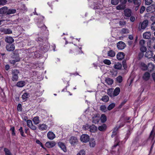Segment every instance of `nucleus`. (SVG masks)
<instances>
[{"label":"nucleus","instance_id":"3","mask_svg":"<svg viewBox=\"0 0 155 155\" xmlns=\"http://www.w3.org/2000/svg\"><path fill=\"white\" fill-rule=\"evenodd\" d=\"M41 58H43V60L40 63H39V66L40 64L41 65V67H39V81L43 79L45 75L46 72V71L44 70V67L43 66L44 60L45 59V57H43V56H42L41 55L40 56L39 54V60ZM40 62V61H39V62Z\"/></svg>","mask_w":155,"mask_h":155},{"label":"nucleus","instance_id":"53","mask_svg":"<svg viewBox=\"0 0 155 155\" xmlns=\"http://www.w3.org/2000/svg\"><path fill=\"white\" fill-rule=\"evenodd\" d=\"M145 2V4L147 5H150L152 2V0H143Z\"/></svg>","mask_w":155,"mask_h":155},{"label":"nucleus","instance_id":"37","mask_svg":"<svg viewBox=\"0 0 155 155\" xmlns=\"http://www.w3.org/2000/svg\"><path fill=\"white\" fill-rule=\"evenodd\" d=\"M141 66L142 67L141 69L145 71L147 69V66L144 63H141L140 64Z\"/></svg>","mask_w":155,"mask_h":155},{"label":"nucleus","instance_id":"43","mask_svg":"<svg viewBox=\"0 0 155 155\" xmlns=\"http://www.w3.org/2000/svg\"><path fill=\"white\" fill-rule=\"evenodd\" d=\"M121 33L123 34H127L129 33L128 30L126 28H123L121 30Z\"/></svg>","mask_w":155,"mask_h":155},{"label":"nucleus","instance_id":"14","mask_svg":"<svg viewBox=\"0 0 155 155\" xmlns=\"http://www.w3.org/2000/svg\"><path fill=\"white\" fill-rule=\"evenodd\" d=\"M48 138L50 140H52L55 137V134L52 131H49L47 134Z\"/></svg>","mask_w":155,"mask_h":155},{"label":"nucleus","instance_id":"10","mask_svg":"<svg viewBox=\"0 0 155 155\" xmlns=\"http://www.w3.org/2000/svg\"><path fill=\"white\" fill-rule=\"evenodd\" d=\"M69 142L72 145H74L77 144L78 140L77 138L74 137H71L69 140Z\"/></svg>","mask_w":155,"mask_h":155},{"label":"nucleus","instance_id":"35","mask_svg":"<svg viewBox=\"0 0 155 155\" xmlns=\"http://www.w3.org/2000/svg\"><path fill=\"white\" fill-rule=\"evenodd\" d=\"M2 31H3L5 34H12V31L9 28L4 29Z\"/></svg>","mask_w":155,"mask_h":155},{"label":"nucleus","instance_id":"28","mask_svg":"<svg viewBox=\"0 0 155 155\" xmlns=\"http://www.w3.org/2000/svg\"><path fill=\"white\" fill-rule=\"evenodd\" d=\"M107 128L106 125L105 124H103L101 126L98 127V129L101 131H104Z\"/></svg>","mask_w":155,"mask_h":155},{"label":"nucleus","instance_id":"56","mask_svg":"<svg viewBox=\"0 0 155 155\" xmlns=\"http://www.w3.org/2000/svg\"><path fill=\"white\" fill-rule=\"evenodd\" d=\"M119 24L120 26L122 27L126 25V21H120L119 22Z\"/></svg>","mask_w":155,"mask_h":155},{"label":"nucleus","instance_id":"34","mask_svg":"<svg viewBox=\"0 0 155 155\" xmlns=\"http://www.w3.org/2000/svg\"><path fill=\"white\" fill-rule=\"evenodd\" d=\"M81 48H77L76 49H74V51H75L76 54L77 55L79 54H81L83 52L81 50Z\"/></svg>","mask_w":155,"mask_h":155},{"label":"nucleus","instance_id":"39","mask_svg":"<svg viewBox=\"0 0 155 155\" xmlns=\"http://www.w3.org/2000/svg\"><path fill=\"white\" fill-rule=\"evenodd\" d=\"M107 94L110 97H112L113 96V89L112 88L109 89L107 90Z\"/></svg>","mask_w":155,"mask_h":155},{"label":"nucleus","instance_id":"17","mask_svg":"<svg viewBox=\"0 0 155 155\" xmlns=\"http://www.w3.org/2000/svg\"><path fill=\"white\" fill-rule=\"evenodd\" d=\"M153 51H147L145 54V57L148 58H150L153 57Z\"/></svg>","mask_w":155,"mask_h":155},{"label":"nucleus","instance_id":"12","mask_svg":"<svg viewBox=\"0 0 155 155\" xmlns=\"http://www.w3.org/2000/svg\"><path fill=\"white\" fill-rule=\"evenodd\" d=\"M56 145L55 142L53 141L47 142L45 143V146L49 148H52Z\"/></svg>","mask_w":155,"mask_h":155},{"label":"nucleus","instance_id":"63","mask_svg":"<svg viewBox=\"0 0 155 155\" xmlns=\"http://www.w3.org/2000/svg\"><path fill=\"white\" fill-rule=\"evenodd\" d=\"M145 41L143 40H141L139 42V44L141 46H144Z\"/></svg>","mask_w":155,"mask_h":155},{"label":"nucleus","instance_id":"16","mask_svg":"<svg viewBox=\"0 0 155 155\" xmlns=\"http://www.w3.org/2000/svg\"><path fill=\"white\" fill-rule=\"evenodd\" d=\"M8 8L7 7L4 6L0 8V14L3 15L7 13Z\"/></svg>","mask_w":155,"mask_h":155},{"label":"nucleus","instance_id":"47","mask_svg":"<svg viewBox=\"0 0 155 155\" xmlns=\"http://www.w3.org/2000/svg\"><path fill=\"white\" fill-rule=\"evenodd\" d=\"M154 5H151L148 6L146 10L147 12L151 11L152 9V8H154Z\"/></svg>","mask_w":155,"mask_h":155},{"label":"nucleus","instance_id":"33","mask_svg":"<svg viewBox=\"0 0 155 155\" xmlns=\"http://www.w3.org/2000/svg\"><path fill=\"white\" fill-rule=\"evenodd\" d=\"M101 121L102 123H104L107 120V117L104 114H102L100 118Z\"/></svg>","mask_w":155,"mask_h":155},{"label":"nucleus","instance_id":"41","mask_svg":"<svg viewBox=\"0 0 155 155\" xmlns=\"http://www.w3.org/2000/svg\"><path fill=\"white\" fill-rule=\"evenodd\" d=\"M4 151L5 152V155H12L10 151L6 148H4Z\"/></svg>","mask_w":155,"mask_h":155},{"label":"nucleus","instance_id":"15","mask_svg":"<svg viewBox=\"0 0 155 155\" xmlns=\"http://www.w3.org/2000/svg\"><path fill=\"white\" fill-rule=\"evenodd\" d=\"M6 50L9 51H13L15 49V46L13 44L7 45L6 47Z\"/></svg>","mask_w":155,"mask_h":155},{"label":"nucleus","instance_id":"5","mask_svg":"<svg viewBox=\"0 0 155 155\" xmlns=\"http://www.w3.org/2000/svg\"><path fill=\"white\" fill-rule=\"evenodd\" d=\"M148 23V21L147 20H144L142 22H140L138 27L139 30L144 29L147 27Z\"/></svg>","mask_w":155,"mask_h":155},{"label":"nucleus","instance_id":"22","mask_svg":"<svg viewBox=\"0 0 155 155\" xmlns=\"http://www.w3.org/2000/svg\"><path fill=\"white\" fill-rule=\"evenodd\" d=\"M58 145L60 147L64 152L67 151V149L65 145L62 142H59Z\"/></svg>","mask_w":155,"mask_h":155},{"label":"nucleus","instance_id":"46","mask_svg":"<svg viewBox=\"0 0 155 155\" xmlns=\"http://www.w3.org/2000/svg\"><path fill=\"white\" fill-rule=\"evenodd\" d=\"M133 3L135 5L140 6L141 4V0H134Z\"/></svg>","mask_w":155,"mask_h":155},{"label":"nucleus","instance_id":"48","mask_svg":"<svg viewBox=\"0 0 155 155\" xmlns=\"http://www.w3.org/2000/svg\"><path fill=\"white\" fill-rule=\"evenodd\" d=\"M19 131L20 133V134L21 135L24 137H25L26 136L24 134V131L22 129V127H21L18 130Z\"/></svg>","mask_w":155,"mask_h":155},{"label":"nucleus","instance_id":"55","mask_svg":"<svg viewBox=\"0 0 155 155\" xmlns=\"http://www.w3.org/2000/svg\"><path fill=\"white\" fill-rule=\"evenodd\" d=\"M17 110L18 111H22V108L21 104H18L17 107Z\"/></svg>","mask_w":155,"mask_h":155},{"label":"nucleus","instance_id":"25","mask_svg":"<svg viewBox=\"0 0 155 155\" xmlns=\"http://www.w3.org/2000/svg\"><path fill=\"white\" fill-rule=\"evenodd\" d=\"M120 89L119 87H117L113 91V96H117L120 93Z\"/></svg>","mask_w":155,"mask_h":155},{"label":"nucleus","instance_id":"6","mask_svg":"<svg viewBox=\"0 0 155 155\" xmlns=\"http://www.w3.org/2000/svg\"><path fill=\"white\" fill-rule=\"evenodd\" d=\"M80 140L81 141L84 143L87 142L89 140V137L87 134H83L80 137Z\"/></svg>","mask_w":155,"mask_h":155},{"label":"nucleus","instance_id":"59","mask_svg":"<svg viewBox=\"0 0 155 155\" xmlns=\"http://www.w3.org/2000/svg\"><path fill=\"white\" fill-rule=\"evenodd\" d=\"M117 81L119 83H120L122 81V77L120 76H118L117 78Z\"/></svg>","mask_w":155,"mask_h":155},{"label":"nucleus","instance_id":"40","mask_svg":"<svg viewBox=\"0 0 155 155\" xmlns=\"http://www.w3.org/2000/svg\"><path fill=\"white\" fill-rule=\"evenodd\" d=\"M41 117H43L44 115V118H45L47 117V113L46 111L44 110H41Z\"/></svg>","mask_w":155,"mask_h":155},{"label":"nucleus","instance_id":"32","mask_svg":"<svg viewBox=\"0 0 155 155\" xmlns=\"http://www.w3.org/2000/svg\"><path fill=\"white\" fill-rule=\"evenodd\" d=\"M48 128V126L45 124H42L39 126V130H47Z\"/></svg>","mask_w":155,"mask_h":155},{"label":"nucleus","instance_id":"58","mask_svg":"<svg viewBox=\"0 0 155 155\" xmlns=\"http://www.w3.org/2000/svg\"><path fill=\"white\" fill-rule=\"evenodd\" d=\"M7 2V0H0V5H5L6 4Z\"/></svg>","mask_w":155,"mask_h":155},{"label":"nucleus","instance_id":"11","mask_svg":"<svg viewBox=\"0 0 155 155\" xmlns=\"http://www.w3.org/2000/svg\"><path fill=\"white\" fill-rule=\"evenodd\" d=\"M126 45L125 43L122 41H120L118 42L117 44V48L120 50H122L125 47Z\"/></svg>","mask_w":155,"mask_h":155},{"label":"nucleus","instance_id":"57","mask_svg":"<svg viewBox=\"0 0 155 155\" xmlns=\"http://www.w3.org/2000/svg\"><path fill=\"white\" fill-rule=\"evenodd\" d=\"M119 2L118 0H111V3L114 5H117Z\"/></svg>","mask_w":155,"mask_h":155},{"label":"nucleus","instance_id":"49","mask_svg":"<svg viewBox=\"0 0 155 155\" xmlns=\"http://www.w3.org/2000/svg\"><path fill=\"white\" fill-rule=\"evenodd\" d=\"M147 48L145 46H140V50L142 52H146L147 51Z\"/></svg>","mask_w":155,"mask_h":155},{"label":"nucleus","instance_id":"45","mask_svg":"<svg viewBox=\"0 0 155 155\" xmlns=\"http://www.w3.org/2000/svg\"><path fill=\"white\" fill-rule=\"evenodd\" d=\"M115 106V104L114 103H112L110 104L107 107V109L108 110H112Z\"/></svg>","mask_w":155,"mask_h":155},{"label":"nucleus","instance_id":"36","mask_svg":"<svg viewBox=\"0 0 155 155\" xmlns=\"http://www.w3.org/2000/svg\"><path fill=\"white\" fill-rule=\"evenodd\" d=\"M106 82L108 85H111L113 83V80L110 78H108L107 79H106Z\"/></svg>","mask_w":155,"mask_h":155},{"label":"nucleus","instance_id":"23","mask_svg":"<svg viewBox=\"0 0 155 155\" xmlns=\"http://www.w3.org/2000/svg\"><path fill=\"white\" fill-rule=\"evenodd\" d=\"M5 41L7 43H12L14 42V39L12 37H7L5 38Z\"/></svg>","mask_w":155,"mask_h":155},{"label":"nucleus","instance_id":"19","mask_svg":"<svg viewBox=\"0 0 155 155\" xmlns=\"http://www.w3.org/2000/svg\"><path fill=\"white\" fill-rule=\"evenodd\" d=\"M147 70L150 72H152L154 68V65L152 63H148L147 65Z\"/></svg>","mask_w":155,"mask_h":155},{"label":"nucleus","instance_id":"20","mask_svg":"<svg viewBox=\"0 0 155 155\" xmlns=\"http://www.w3.org/2000/svg\"><path fill=\"white\" fill-rule=\"evenodd\" d=\"M150 74L149 73L147 72H146L143 74V79L146 81H148L150 78Z\"/></svg>","mask_w":155,"mask_h":155},{"label":"nucleus","instance_id":"60","mask_svg":"<svg viewBox=\"0 0 155 155\" xmlns=\"http://www.w3.org/2000/svg\"><path fill=\"white\" fill-rule=\"evenodd\" d=\"M151 29L152 31L155 30V21H154L151 25Z\"/></svg>","mask_w":155,"mask_h":155},{"label":"nucleus","instance_id":"29","mask_svg":"<svg viewBox=\"0 0 155 155\" xmlns=\"http://www.w3.org/2000/svg\"><path fill=\"white\" fill-rule=\"evenodd\" d=\"M115 55V52L112 50H110L107 53V55L108 56L111 57H114Z\"/></svg>","mask_w":155,"mask_h":155},{"label":"nucleus","instance_id":"50","mask_svg":"<svg viewBox=\"0 0 155 155\" xmlns=\"http://www.w3.org/2000/svg\"><path fill=\"white\" fill-rule=\"evenodd\" d=\"M100 110L104 112H106L107 111L106 107L104 105H102L100 107Z\"/></svg>","mask_w":155,"mask_h":155},{"label":"nucleus","instance_id":"8","mask_svg":"<svg viewBox=\"0 0 155 155\" xmlns=\"http://www.w3.org/2000/svg\"><path fill=\"white\" fill-rule=\"evenodd\" d=\"M155 134V132L153 128L151 132L150 136L149 138V139L151 140L152 142L153 143V144L151 147V148H152L155 142V140H154Z\"/></svg>","mask_w":155,"mask_h":155},{"label":"nucleus","instance_id":"21","mask_svg":"<svg viewBox=\"0 0 155 155\" xmlns=\"http://www.w3.org/2000/svg\"><path fill=\"white\" fill-rule=\"evenodd\" d=\"M151 36V33L150 32H146L143 34V38L145 39H149Z\"/></svg>","mask_w":155,"mask_h":155},{"label":"nucleus","instance_id":"44","mask_svg":"<svg viewBox=\"0 0 155 155\" xmlns=\"http://www.w3.org/2000/svg\"><path fill=\"white\" fill-rule=\"evenodd\" d=\"M20 61V58H17L14 60H10V62L11 64H14L15 63L18 62Z\"/></svg>","mask_w":155,"mask_h":155},{"label":"nucleus","instance_id":"31","mask_svg":"<svg viewBox=\"0 0 155 155\" xmlns=\"http://www.w3.org/2000/svg\"><path fill=\"white\" fill-rule=\"evenodd\" d=\"M124 125H122V126H120L118 127L117 126L113 130V134L111 135V137H113L114 136V135H115L116 134V131H117V130L118 129V128L122 127Z\"/></svg>","mask_w":155,"mask_h":155},{"label":"nucleus","instance_id":"38","mask_svg":"<svg viewBox=\"0 0 155 155\" xmlns=\"http://www.w3.org/2000/svg\"><path fill=\"white\" fill-rule=\"evenodd\" d=\"M114 68L115 69L120 70L122 68V65L120 63H118L117 64H115Z\"/></svg>","mask_w":155,"mask_h":155},{"label":"nucleus","instance_id":"7","mask_svg":"<svg viewBox=\"0 0 155 155\" xmlns=\"http://www.w3.org/2000/svg\"><path fill=\"white\" fill-rule=\"evenodd\" d=\"M132 11L131 9L126 8L124 10V14L125 17L129 18L132 15Z\"/></svg>","mask_w":155,"mask_h":155},{"label":"nucleus","instance_id":"42","mask_svg":"<svg viewBox=\"0 0 155 155\" xmlns=\"http://www.w3.org/2000/svg\"><path fill=\"white\" fill-rule=\"evenodd\" d=\"M33 121L35 124H38L39 123V117H34L33 119Z\"/></svg>","mask_w":155,"mask_h":155},{"label":"nucleus","instance_id":"18","mask_svg":"<svg viewBox=\"0 0 155 155\" xmlns=\"http://www.w3.org/2000/svg\"><path fill=\"white\" fill-rule=\"evenodd\" d=\"M26 84L25 82L24 81H18L16 84V86L19 87H24Z\"/></svg>","mask_w":155,"mask_h":155},{"label":"nucleus","instance_id":"2","mask_svg":"<svg viewBox=\"0 0 155 155\" xmlns=\"http://www.w3.org/2000/svg\"><path fill=\"white\" fill-rule=\"evenodd\" d=\"M48 38L41 39L39 38V53L42 54L47 52L50 48V44L48 42Z\"/></svg>","mask_w":155,"mask_h":155},{"label":"nucleus","instance_id":"1","mask_svg":"<svg viewBox=\"0 0 155 155\" xmlns=\"http://www.w3.org/2000/svg\"><path fill=\"white\" fill-rule=\"evenodd\" d=\"M45 21V17L39 15V38L41 39H44L45 38H48L49 34V31L47 27L44 24Z\"/></svg>","mask_w":155,"mask_h":155},{"label":"nucleus","instance_id":"9","mask_svg":"<svg viewBox=\"0 0 155 155\" xmlns=\"http://www.w3.org/2000/svg\"><path fill=\"white\" fill-rule=\"evenodd\" d=\"M100 119L99 115L97 114H94L92 117V121L93 123L97 124L99 122Z\"/></svg>","mask_w":155,"mask_h":155},{"label":"nucleus","instance_id":"62","mask_svg":"<svg viewBox=\"0 0 155 155\" xmlns=\"http://www.w3.org/2000/svg\"><path fill=\"white\" fill-rule=\"evenodd\" d=\"M27 125L28 126L30 127L32 125V122L30 120H28L27 121Z\"/></svg>","mask_w":155,"mask_h":155},{"label":"nucleus","instance_id":"61","mask_svg":"<svg viewBox=\"0 0 155 155\" xmlns=\"http://www.w3.org/2000/svg\"><path fill=\"white\" fill-rule=\"evenodd\" d=\"M85 151L83 150L80 151L77 154V155H85Z\"/></svg>","mask_w":155,"mask_h":155},{"label":"nucleus","instance_id":"51","mask_svg":"<svg viewBox=\"0 0 155 155\" xmlns=\"http://www.w3.org/2000/svg\"><path fill=\"white\" fill-rule=\"evenodd\" d=\"M103 62L104 63V64L108 65H110L111 64V62L110 61L107 59L104 60L103 61Z\"/></svg>","mask_w":155,"mask_h":155},{"label":"nucleus","instance_id":"30","mask_svg":"<svg viewBox=\"0 0 155 155\" xmlns=\"http://www.w3.org/2000/svg\"><path fill=\"white\" fill-rule=\"evenodd\" d=\"M16 10L14 9H9L8 8L7 15L15 13L16 12Z\"/></svg>","mask_w":155,"mask_h":155},{"label":"nucleus","instance_id":"64","mask_svg":"<svg viewBox=\"0 0 155 155\" xmlns=\"http://www.w3.org/2000/svg\"><path fill=\"white\" fill-rule=\"evenodd\" d=\"M10 130L12 131V135L13 136H15V127H13L11 128Z\"/></svg>","mask_w":155,"mask_h":155},{"label":"nucleus","instance_id":"4","mask_svg":"<svg viewBox=\"0 0 155 155\" xmlns=\"http://www.w3.org/2000/svg\"><path fill=\"white\" fill-rule=\"evenodd\" d=\"M19 73V71L17 69H14L12 71V80L13 81H16L18 80Z\"/></svg>","mask_w":155,"mask_h":155},{"label":"nucleus","instance_id":"27","mask_svg":"<svg viewBox=\"0 0 155 155\" xmlns=\"http://www.w3.org/2000/svg\"><path fill=\"white\" fill-rule=\"evenodd\" d=\"M90 146L91 147H93L96 145L95 141L94 139H91L89 142Z\"/></svg>","mask_w":155,"mask_h":155},{"label":"nucleus","instance_id":"24","mask_svg":"<svg viewBox=\"0 0 155 155\" xmlns=\"http://www.w3.org/2000/svg\"><path fill=\"white\" fill-rule=\"evenodd\" d=\"M97 130V127L94 125L92 124L90 126L89 131L91 132H95Z\"/></svg>","mask_w":155,"mask_h":155},{"label":"nucleus","instance_id":"54","mask_svg":"<svg viewBox=\"0 0 155 155\" xmlns=\"http://www.w3.org/2000/svg\"><path fill=\"white\" fill-rule=\"evenodd\" d=\"M145 10V7L144 6H142L140 10V14H143Z\"/></svg>","mask_w":155,"mask_h":155},{"label":"nucleus","instance_id":"26","mask_svg":"<svg viewBox=\"0 0 155 155\" xmlns=\"http://www.w3.org/2000/svg\"><path fill=\"white\" fill-rule=\"evenodd\" d=\"M125 7V5L120 4V5L117 6L116 9L117 10H124Z\"/></svg>","mask_w":155,"mask_h":155},{"label":"nucleus","instance_id":"52","mask_svg":"<svg viewBox=\"0 0 155 155\" xmlns=\"http://www.w3.org/2000/svg\"><path fill=\"white\" fill-rule=\"evenodd\" d=\"M90 126H89L88 124H86L85 125H84L83 127V129L85 130H90Z\"/></svg>","mask_w":155,"mask_h":155},{"label":"nucleus","instance_id":"13","mask_svg":"<svg viewBox=\"0 0 155 155\" xmlns=\"http://www.w3.org/2000/svg\"><path fill=\"white\" fill-rule=\"evenodd\" d=\"M124 54L123 52H119L117 55V58L118 60H121L124 58Z\"/></svg>","mask_w":155,"mask_h":155}]
</instances>
